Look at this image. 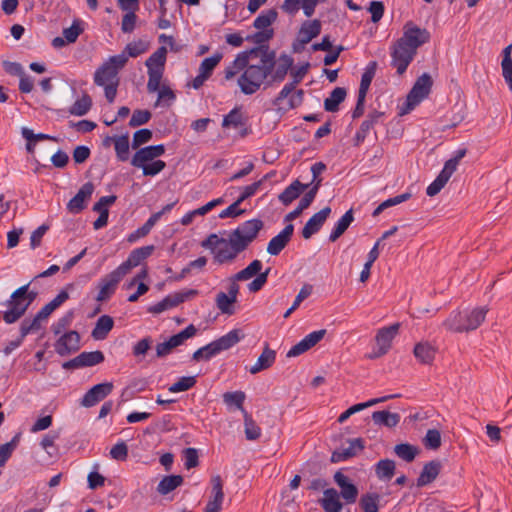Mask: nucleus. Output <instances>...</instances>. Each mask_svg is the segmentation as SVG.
<instances>
[{"label": "nucleus", "instance_id": "2eb2a0df", "mask_svg": "<svg viewBox=\"0 0 512 512\" xmlns=\"http://www.w3.org/2000/svg\"><path fill=\"white\" fill-rule=\"evenodd\" d=\"M80 334L71 330L64 333L55 343V351L60 356L69 355L76 352L80 348Z\"/></svg>", "mask_w": 512, "mask_h": 512}, {"label": "nucleus", "instance_id": "bb28decb", "mask_svg": "<svg viewBox=\"0 0 512 512\" xmlns=\"http://www.w3.org/2000/svg\"><path fill=\"white\" fill-rule=\"evenodd\" d=\"M413 353L421 364L430 365L435 359L436 348L429 342H419L415 345Z\"/></svg>", "mask_w": 512, "mask_h": 512}, {"label": "nucleus", "instance_id": "e2e57ef3", "mask_svg": "<svg viewBox=\"0 0 512 512\" xmlns=\"http://www.w3.org/2000/svg\"><path fill=\"white\" fill-rule=\"evenodd\" d=\"M162 75L163 72L160 69L150 68V70H148V92L153 93L159 90Z\"/></svg>", "mask_w": 512, "mask_h": 512}, {"label": "nucleus", "instance_id": "58836bf2", "mask_svg": "<svg viewBox=\"0 0 512 512\" xmlns=\"http://www.w3.org/2000/svg\"><path fill=\"white\" fill-rule=\"evenodd\" d=\"M277 12L273 9H269L263 11L255 20L254 27L258 30H262L261 32H273L272 29H268V27L276 20Z\"/></svg>", "mask_w": 512, "mask_h": 512}, {"label": "nucleus", "instance_id": "9b49d317", "mask_svg": "<svg viewBox=\"0 0 512 512\" xmlns=\"http://www.w3.org/2000/svg\"><path fill=\"white\" fill-rule=\"evenodd\" d=\"M124 277V274L116 268L109 274L100 278L98 283L99 292L96 296V300L98 302H104L110 299V297L115 293L118 284Z\"/></svg>", "mask_w": 512, "mask_h": 512}, {"label": "nucleus", "instance_id": "864d4df0", "mask_svg": "<svg viewBox=\"0 0 512 512\" xmlns=\"http://www.w3.org/2000/svg\"><path fill=\"white\" fill-rule=\"evenodd\" d=\"M221 59L222 55L219 53L205 58L199 66V73L204 74L209 79Z\"/></svg>", "mask_w": 512, "mask_h": 512}, {"label": "nucleus", "instance_id": "3c124183", "mask_svg": "<svg viewBox=\"0 0 512 512\" xmlns=\"http://www.w3.org/2000/svg\"><path fill=\"white\" fill-rule=\"evenodd\" d=\"M232 297H229L226 293L224 292H219L217 295H216V299H215V302H216V306L217 308L223 313V314H227V315H233L235 313V310L233 308V304L236 302V301H232L231 300Z\"/></svg>", "mask_w": 512, "mask_h": 512}, {"label": "nucleus", "instance_id": "cd10ccee", "mask_svg": "<svg viewBox=\"0 0 512 512\" xmlns=\"http://www.w3.org/2000/svg\"><path fill=\"white\" fill-rule=\"evenodd\" d=\"M113 327V318L109 315H102L97 319L95 327L91 332V337L94 340H104L107 338L109 332L113 329Z\"/></svg>", "mask_w": 512, "mask_h": 512}, {"label": "nucleus", "instance_id": "7c9ffc66", "mask_svg": "<svg viewBox=\"0 0 512 512\" xmlns=\"http://www.w3.org/2000/svg\"><path fill=\"white\" fill-rule=\"evenodd\" d=\"M249 62V54H247V50L239 54L233 62H231L224 70V79L231 80L241 71L243 72L244 68L247 66Z\"/></svg>", "mask_w": 512, "mask_h": 512}, {"label": "nucleus", "instance_id": "79ce46f5", "mask_svg": "<svg viewBox=\"0 0 512 512\" xmlns=\"http://www.w3.org/2000/svg\"><path fill=\"white\" fill-rule=\"evenodd\" d=\"M166 54L167 49L165 46H160L147 60L146 66L147 69L150 68L160 69L162 72L164 70L165 62H166Z\"/></svg>", "mask_w": 512, "mask_h": 512}, {"label": "nucleus", "instance_id": "c03bdc74", "mask_svg": "<svg viewBox=\"0 0 512 512\" xmlns=\"http://www.w3.org/2000/svg\"><path fill=\"white\" fill-rule=\"evenodd\" d=\"M92 106V99L88 94H84L81 98L77 99L70 107L69 112L71 115L84 116L88 113Z\"/></svg>", "mask_w": 512, "mask_h": 512}, {"label": "nucleus", "instance_id": "09e8293b", "mask_svg": "<svg viewBox=\"0 0 512 512\" xmlns=\"http://www.w3.org/2000/svg\"><path fill=\"white\" fill-rule=\"evenodd\" d=\"M149 48V43L145 40L139 39L137 41L130 42L126 45L124 51L122 53H125L127 56V59L129 57H137L143 53H145Z\"/></svg>", "mask_w": 512, "mask_h": 512}, {"label": "nucleus", "instance_id": "5701e85b", "mask_svg": "<svg viewBox=\"0 0 512 512\" xmlns=\"http://www.w3.org/2000/svg\"><path fill=\"white\" fill-rule=\"evenodd\" d=\"M293 63L294 60L291 56L285 53L281 54L278 58V62L276 61L273 72L270 74L271 79L267 81L266 85L270 86L273 82H282L285 79L288 71L291 69Z\"/></svg>", "mask_w": 512, "mask_h": 512}, {"label": "nucleus", "instance_id": "6ab92c4d", "mask_svg": "<svg viewBox=\"0 0 512 512\" xmlns=\"http://www.w3.org/2000/svg\"><path fill=\"white\" fill-rule=\"evenodd\" d=\"M294 232V225L288 223L283 230L274 236L267 245V252L272 256H277L287 246Z\"/></svg>", "mask_w": 512, "mask_h": 512}, {"label": "nucleus", "instance_id": "052dcab7", "mask_svg": "<svg viewBox=\"0 0 512 512\" xmlns=\"http://www.w3.org/2000/svg\"><path fill=\"white\" fill-rule=\"evenodd\" d=\"M152 137H153V132L150 129H147V128L139 129L133 134L131 146L133 149H137L141 145L149 142L152 139Z\"/></svg>", "mask_w": 512, "mask_h": 512}, {"label": "nucleus", "instance_id": "a18cd8bd", "mask_svg": "<svg viewBox=\"0 0 512 512\" xmlns=\"http://www.w3.org/2000/svg\"><path fill=\"white\" fill-rule=\"evenodd\" d=\"M394 452L399 458L403 459L404 461L412 462L418 453V448L409 443H401L397 444L394 447Z\"/></svg>", "mask_w": 512, "mask_h": 512}, {"label": "nucleus", "instance_id": "bf43d9fd", "mask_svg": "<svg viewBox=\"0 0 512 512\" xmlns=\"http://www.w3.org/2000/svg\"><path fill=\"white\" fill-rule=\"evenodd\" d=\"M424 446L436 450L441 446V434L437 429H429L423 439Z\"/></svg>", "mask_w": 512, "mask_h": 512}, {"label": "nucleus", "instance_id": "72a5a7b5", "mask_svg": "<svg viewBox=\"0 0 512 512\" xmlns=\"http://www.w3.org/2000/svg\"><path fill=\"white\" fill-rule=\"evenodd\" d=\"M354 220L353 210L349 209L346 213L336 222L332 229L329 240L331 242L336 241L350 226Z\"/></svg>", "mask_w": 512, "mask_h": 512}, {"label": "nucleus", "instance_id": "4d7b16f0", "mask_svg": "<svg viewBox=\"0 0 512 512\" xmlns=\"http://www.w3.org/2000/svg\"><path fill=\"white\" fill-rule=\"evenodd\" d=\"M197 332V329L193 324L188 325L185 329L169 338L173 347L176 348L184 343L185 340L193 337Z\"/></svg>", "mask_w": 512, "mask_h": 512}, {"label": "nucleus", "instance_id": "6e6d98bb", "mask_svg": "<svg viewBox=\"0 0 512 512\" xmlns=\"http://www.w3.org/2000/svg\"><path fill=\"white\" fill-rule=\"evenodd\" d=\"M246 395L243 391L226 392L223 394V401L228 406H235L240 410L243 409V403Z\"/></svg>", "mask_w": 512, "mask_h": 512}, {"label": "nucleus", "instance_id": "4468645a", "mask_svg": "<svg viewBox=\"0 0 512 512\" xmlns=\"http://www.w3.org/2000/svg\"><path fill=\"white\" fill-rule=\"evenodd\" d=\"M94 188L92 182L83 184L76 195L67 203V210L73 214L82 212L86 208V202L91 198Z\"/></svg>", "mask_w": 512, "mask_h": 512}, {"label": "nucleus", "instance_id": "473e14b6", "mask_svg": "<svg viewBox=\"0 0 512 512\" xmlns=\"http://www.w3.org/2000/svg\"><path fill=\"white\" fill-rule=\"evenodd\" d=\"M347 91L343 87H336L332 90L329 97L324 100V109L327 112H337L339 105L345 100Z\"/></svg>", "mask_w": 512, "mask_h": 512}, {"label": "nucleus", "instance_id": "4c0bfd02", "mask_svg": "<svg viewBox=\"0 0 512 512\" xmlns=\"http://www.w3.org/2000/svg\"><path fill=\"white\" fill-rule=\"evenodd\" d=\"M183 483V477L181 475H168L164 476L157 486V491L161 495H166Z\"/></svg>", "mask_w": 512, "mask_h": 512}, {"label": "nucleus", "instance_id": "774afa93", "mask_svg": "<svg viewBox=\"0 0 512 512\" xmlns=\"http://www.w3.org/2000/svg\"><path fill=\"white\" fill-rule=\"evenodd\" d=\"M502 75L512 92V58L503 57L501 62Z\"/></svg>", "mask_w": 512, "mask_h": 512}, {"label": "nucleus", "instance_id": "ea45409f", "mask_svg": "<svg viewBox=\"0 0 512 512\" xmlns=\"http://www.w3.org/2000/svg\"><path fill=\"white\" fill-rule=\"evenodd\" d=\"M129 135L128 133L116 137L114 149L116 157L120 162H126L129 159Z\"/></svg>", "mask_w": 512, "mask_h": 512}, {"label": "nucleus", "instance_id": "a19ab883", "mask_svg": "<svg viewBox=\"0 0 512 512\" xmlns=\"http://www.w3.org/2000/svg\"><path fill=\"white\" fill-rule=\"evenodd\" d=\"M69 298V294L67 291L62 290L58 293V295L51 300L49 303L44 305L38 312L40 313L41 317H44L47 319L51 313L56 310L58 307H60L67 299Z\"/></svg>", "mask_w": 512, "mask_h": 512}, {"label": "nucleus", "instance_id": "13d9d810", "mask_svg": "<svg viewBox=\"0 0 512 512\" xmlns=\"http://www.w3.org/2000/svg\"><path fill=\"white\" fill-rule=\"evenodd\" d=\"M152 117V114L149 110L146 109H136L134 110L132 117L129 121V126L138 127L146 124Z\"/></svg>", "mask_w": 512, "mask_h": 512}, {"label": "nucleus", "instance_id": "f03ea898", "mask_svg": "<svg viewBox=\"0 0 512 512\" xmlns=\"http://www.w3.org/2000/svg\"><path fill=\"white\" fill-rule=\"evenodd\" d=\"M262 228L263 221L260 219H250L241 223L229 233L225 242L215 251V262L218 264L233 262L257 238Z\"/></svg>", "mask_w": 512, "mask_h": 512}, {"label": "nucleus", "instance_id": "a211bd4d", "mask_svg": "<svg viewBox=\"0 0 512 512\" xmlns=\"http://www.w3.org/2000/svg\"><path fill=\"white\" fill-rule=\"evenodd\" d=\"M165 153L163 144L150 145L140 148L132 157L131 165L134 167L143 166V163L153 161L154 159L162 156Z\"/></svg>", "mask_w": 512, "mask_h": 512}, {"label": "nucleus", "instance_id": "5fc2aeb1", "mask_svg": "<svg viewBox=\"0 0 512 512\" xmlns=\"http://www.w3.org/2000/svg\"><path fill=\"white\" fill-rule=\"evenodd\" d=\"M196 383V376H183L169 387V391L171 393L184 392L194 387Z\"/></svg>", "mask_w": 512, "mask_h": 512}, {"label": "nucleus", "instance_id": "aec40b11", "mask_svg": "<svg viewBox=\"0 0 512 512\" xmlns=\"http://www.w3.org/2000/svg\"><path fill=\"white\" fill-rule=\"evenodd\" d=\"M331 214V208L329 206L324 207L317 213H315L305 224L302 229V237L309 239L317 233Z\"/></svg>", "mask_w": 512, "mask_h": 512}, {"label": "nucleus", "instance_id": "de8ad7c7", "mask_svg": "<svg viewBox=\"0 0 512 512\" xmlns=\"http://www.w3.org/2000/svg\"><path fill=\"white\" fill-rule=\"evenodd\" d=\"M43 320L46 319L44 317H41L39 312H37L33 319H24L20 326V332L22 334V337H26L28 334L40 330L41 321Z\"/></svg>", "mask_w": 512, "mask_h": 512}, {"label": "nucleus", "instance_id": "49530a36", "mask_svg": "<svg viewBox=\"0 0 512 512\" xmlns=\"http://www.w3.org/2000/svg\"><path fill=\"white\" fill-rule=\"evenodd\" d=\"M60 433L57 431H50L42 438L40 445L48 453L50 457L58 455V448L55 446V441L59 438Z\"/></svg>", "mask_w": 512, "mask_h": 512}, {"label": "nucleus", "instance_id": "423d86ee", "mask_svg": "<svg viewBox=\"0 0 512 512\" xmlns=\"http://www.w3.org/2000/svg\"><path fill=\"white\" fill-rule=\"evenodd\" d=\"M127 63L125 53L111 56L94 73V83L97 86H103L113 81H119L118 73Z\"/></svg>", "mask_w": 512, "mask_h": 512}, {"label": "nucleus", "instance_id": "603ef678", "mask_svg": "<svg viewBox=\"0 0 512 512\" xmlns=\"http://www.w3.org/2000/svg\"><path fill=\"white\" fill-rule=\"evenodd\" d=\"M244 428L248 440H257L261 436V428L247 412L244 414Z\"/></svg>", "mask_w": 512, "mask_h": 512}, {"label": "nucleus", "instance_id": "f8f14e48", "mask_svg": "<svg viewBox=\"0 0 512 512\" xmlns=\"http://www.w3.org/2000/svg\"><path fill=\"white\" fill-rule=\"evenodd\" d=\"M114 385L112 382H103L91 387L81 399V405L86 408L95 406L100 401L104 400L113 391Z\"/></svg>", "mask_w": 512, "mask_h": 512}, {"label": "nucleus", "instance_id": "338daca9", "mask_svg": "<svg viewBox=\"0 0 512 512\" xmlns=\"http://www.w3.org/2000/svg\"><path fill=\"white\" fill-rule=\"evenodd\" d=\"M269 272L270 268L266 269L264 272H258L255 275L256 278L248 284V290L253 293L260 291L267 283Z\"/></svg>", "mask_w": 512, "mask_h": 512}, {"label": "nucleus", "instance_id": "393cba45", "mask_svg": "<svg viewBox=\"0 0 512 512\" xmlns=\"http://www.w3.org/2000/svg\"><path fill=\"white\" fill-rule=\"evenodd\" d=\"M440 470L441 463L438 460H432L426 463L417 478V486L424 487L432 483L438 477Z\"/></svg>", "mask_w": 512, "mask_h": 512}, {"label": "nucleus", "instance_id": "dca6fc26", "mask_svg": "<svg viewBox=\"0 0 512 512\" xmlns=\"http://www.w3.org/2000/svg\"><path fill=\"white\" fill-rule=\"evenodd\" d=\"M154 251L153 245L143 246L131 251L128 258L121 263L119 269L126 276L133 267L138 266L143 260L148 258Z\"/></svg>", "mask_w": 512, "mask_h": 512}, {"label": "nucleus", "instance_id": "f257e3e1", "mask_svg": "<svg viewBox=\"0 0 512 512\" xmlns=\"http://www.w3.org/2000/svg\"><path fill=\"white\" fill-rule=\"evenodd\" d=\"M274 34H248L246 40L256 44L247 50L249 62L238 78L240 90L245 95L256 93L273 72L276 65V52L268 42ZM267 87V85H265Z\"/></svg>", "mask_w": 512, "mask_h": 512}, {"label": "nucleus", "instance_id": "f704fd0d", "mask_svg": "<svg viewBox=\"0 0 512 512\" xmlns=\"http://www.w3.org/2000/svg\"><path fill=\"white\" fill-rule=\"evenodd\" d=\"M377 67V61H370L367 64L361 77L358 94L367 95L371 82L376 74Z\"/></svg>", "mask_w": 512, "mask_h": 512}, {"label": "nucleus", "instance_id": "7ed1b4c3", "mask_svg": "<svg viewBox=\"0 0 512 512\" xmlns=\"http://www.w3.org/2000/svg\"><path fill=\"white\" fill-rule=\"evenodd\" d=\"M429 34H403L391 47V66L403 75L414 60L417 49L428 41Z\"/></svg>", "mask_w": 512, "mask_h": 512}, {"label": "nucleus", "instance_id": "1a4fd4ad", "mask_svg": "<svg viewBox=\"0 0 512 512\" xmlns=\"http://www.w3.org/2000/svg\"><path fill=\"white\" fill-rule=\"evenodd\" d=\"M263 264L260 260H253L246 268L240 270L236 274L228 278V287L226 293L229 297H232V301H237L239 294V281H246L254 277L260 270H262Z\"/></svg>", "mask_w": 512, "mask_h": 512}, {"label": "nucleus", "instance_id": "37998d69", "mask_svg": "<svg viewBox=\"0 0 512 512\" xmlns=\"http://www.w3.org/2000/svg\"><path fill=\"white\" fill-rule=\"evenodd\" d=\"M381 496L377 493L363 494L359 500V506L363 512H378Z\"/></svg>", "mask_w": 512, "mask_h": 512}, {"label": "nucleus", "instance_id": "412c9836", "mask_svg": "<svg viewBox=\"0 0 512 512\" xmlns=\"http://www.w3.org/2000/svg\"><path fill=\"white\" fill-rule=\"evenodd\" d=\"M400 328L399 323L381 328L376 335V342L379 346L378 355L386 354L391 347L392 340L398 334Z\"/></svg>", "mask_w": 512, "mask_h": 512}, {"label": "nucleus", "instance_id": "4be33fe9", "mask_svg": "<svg viewBox=\"0 0 512 512\" xmlns=\"http://www.w3.org/2000/svg\"><path fill=\"white\" fill-rule=\"evenodd\" d=\"M400 397V394H391V395H386V396H383V397H379V398H373V399H370L366 402H363V403H357L351 407H349L347 410H345L343 413L340 414V416L338 417V422L340 424L344 423L346 420L349 419L350 416H352L353 414L357 413V412H360L368 407H371V406H374L376 404H379V403H383V402H386L390 399H394V398H398Z\"/></svg>", "mask_w": 512, "mask_h": 512}, {"label": "nucleus", "instance_id": "b1692460", "mask_svg": "<svg viewBox=\"0 0 512 512\" xmlns=\"http://www.w3.org/2000/svg\"><path fill=\"white\" fill-rule=\"evenodd\" d=\"M309 64L301 66L295 72H293L294 80L292 82L286 83L278 95L273 100V104L275 106H280L281 103L295 90V87L298 83L301 82L305 74L307 73Z\"/></svg>", "mask_w": 512, "mask_h": 512}, {"label": "nucleus", "instance_id": "e433bc0d", "mask_svg": "<svg viewBox=\"0 0 512 512\" xmlns=\"http://www.w3.org/2000/svg\"><path fill=\"white\" fill-rule=\"evenodd\" d=\"M246 124V117L243 115L241 108L235 107L228 114H226L222 121L224 128H239Z\"/></svg>", "mask_w": 512, "mask_h": 512}, {"label": "nucleus", "instance_id": "f3484780", "mask_svg": "<svg viewBox=\"0 0 512 512\" xmlns=\"http://www.w3.org/2000/svg\"><path fill=\"white\" fill-rule=\"evenodd\" d=\"M334 481L340 488V495L347 504H354L357 500L359 490L350 479L341 471L334 474Z\"/></svg>", "mask_w": 512, "mask_h": 512}, {"label": "nucleus", "instance_id": "2f4dec72", "mask_svg": "<svg viewBox=\"0 0 512 512\" xmlns=\"http://www.w3.org/2000/svg\"><path fill=\"white\" fill-rule=\"evenodd\" d=\"M321 506L325 512H340L342 510L343 505L339 499L338 492L334 488H328L324 491Z\"/></svg>", "mask_w": 512, "mask_h": 512}, {"label": "nucleus", "instance_id": "9d476101", "mask_svg": "<svg viewBox=\"0 0 512 512\" xmlns=\"http://www.w3.org/2000/svg\"><path fill=\"white\" fill-rule=\"evenodd\" d=\"M198 295L196 289H185L179 292H175L167 295L163 300L148 307L147 311L152 314H160L168 309L174 308L179 304L195 297Z\"/></svg>", "mask_w": 512, "mask_h": 512}, {"label": "nucleus", "instance_id": "c85d7f7f", "mask_svg": "<svg viewBox=\"0 0 512 512\" xmlns=\"http://www.w3.org/2000/svg\"><path fill=\"white\" fill-rule=\"evenodd\" d=\"M276 359V352L269 348V345L266 344L263 352L258 357L257 362L250 367L249 372L251 374H257L262 370L270 368Z\"/></svg>", "mask_w": 512, "mask_h": 512}, {"label": "nucleus", "instance_id": "0e129e2a", "mask_svg": "<svg viewBox=\"0 0 512 512\" xmlns=\"http://www.w3.org/2000/svg\"><path fill=\"white\" fill-rule=\"evenodd\" d=\"M74 313L73 311H68L64 316L59 318L56 322H54L51 326V329L55 335L60 334L67 327H69L73 321Z\"/></svg>", "mask_w": 512, "mask_h": 512}, {"label": "nucleus", "instance_id": "ddd939ff", "mask_svg": "<svg viewBox=\"0 0 512 512\" xmlns=\"http://www.w3.org/2000/svg\"><path fill=\"white\" fill-rule=\"evenodd\" d=\"M347 443V447L342 445L341 447L333 451L331 455V462L338 463L346 461L356 456L365 448V441L362 438L349 439Z\"/></svg>", "mask_w": 512, "mask_h": 512}, {"label": "nucleus", "instance_id": "c756f323", "mask_svg": "<svg viewBox=\"0 0 512 512\" xmlns=\"http://www.w3.org/2000/svg\"><path fill=\"white\" fill-rule=\"evenodd\" d=\"M400 415L398 413H392L387 410L374 411L372 413V420L378 426H384L387 428H394L400 422Z\"/></svg>", "mask_w": 512, "mask_h": 512}, {"label": "nucleus", "instance_id": "69168bd1", "mask_svg": "<svg viewBox=\"0 0 512 512\" xmlns=\"http://www.w3.org/2000/svg\"><path fill=\"white\" fill-rule=\"evenodd\" d=\"M322 179L317 180V182L311 187V189L304 194V196L299 201L298 205L303 209H307L312 202L314 201L316 194L321 186Z\"/></svg>", "mask_w": 512, "mask_h": 512}, {"label": "nucleus", "instance_id": "20e7f679", "mask_svg": "<svg viewBox=\"0 0 512 512\" xmlns=\"http://www.w3.org/2000/svg\"><path fill=\"white\" fill-rule=\"evenodd\" d=\"M488 309L477 307L472 310H454L443 321L442 326L452 333H467L476 330L485 320Z\"/></svg>", "mask_w": 512, "mask_h": 512}, {"label": "nucleus", "instance_id": "c9c22d12", "mask_svg": "<svg viewBox=\"0 0 512 512\" xmlns=\"http://www.w3.org/2000/svg\"><path fill=\"white\" fill-rule=\"evenodd\" d=\"M396 465L391 459H381L375 464V474L380 480H390L395 474Z\"/></svg>", "mask_w": 512, "mask_h": 512}, {"label": "nucleus", "instance_id": "0eeeda50", "mask_svg": "<svg viewBox=\"0 0 512 512\" xmlns=\"http://www.w3.org/2000/svg\"><path fill=\"white\" fill-rule=\"evenodd\" d=\"M433 85L432 77L429 73H423L417 78L413 87L409 91L406 102L402 107L401 115L409 113L413 110L420 102H422L431 92Z\"/></svg>", "mask_w": 512, "mask_h": 512}, {"label": "nucleus", "instance_id": "680f3d73", "mask_svg": "<svg viewBox=\"0 0 512 512\" xmlns=\"http://www.w3.org/2000/svg\"><path fill=\"white\" fill-rule=\"evenodd\" d=\"M383 116L384 113L380 111L375 110L373 112H370L367 115V118L361 123L360 128L358 130L367 136L370 130L373 128V126Z\"/></svg>", "mask_w": 512, "mask_h": 512}, {"label": "nucleus", "instance_id": "39448f33", "mask_svg": "<svg viewBox=\"0 0 512 512\" xmlns=\"http://www.w3.org/2000/svg\"><path fill=\"white\" fill-rule=\"evenodd\" d=\"M29 284L23 285L16 289L10 296L7 304L9 309L3 314V320L7 324H12L20 319L35 300L37 293L28 292Z\"/></svg>", "mask_w": 512, "mask_h": 512}, {"label": "nucleus", "instance_id": "6e6552de", "mask_svg": "<svg viewBox=\"0 0 512 512\" xmlns=\"http://www.w3.org/2000/svg\"><path fill=\"white\" fill-rule=\"evenodd\" d=\"M244 338L240 329H233L220 338L203 346L204 361H209L212 357L235 346Z\"/></svg>", "mask_w": 512, "mask_h": 512}, {"label": "nucleus", "instance_id": "8fccbe9b", "mask_svg": "<svg viewBox=\"0 0 512 512\" xmlns=\"http://www.w3.org/2000/svg\"><path fill=\"white\" fill-rule=\"evenodd\" d=\"M82 366L84 367H92L98 365L105 360V356L102 351H84L80 353Z\"/></svg>", "mask_w": 512, "mask_h": 512}, {"label": "nucleus", "instance_id": "a878e982", "mask_svg": "<svg viewBox=\"0 0 512 512\" xmlns=\"http://www.w3.org/2000/svg\"><path fill=\"white\" fill-rule=\"evenodd\" d=\"M308 187L309 184H302L299 180H294L284 189L282 193L278 195V199L284 206H288L294 200H296Z\"/></svg>", "mask_w": 512, "mask_h": 512}]
</instances>
